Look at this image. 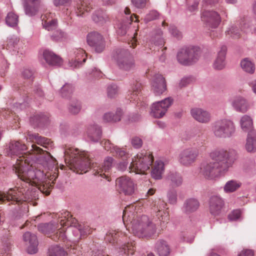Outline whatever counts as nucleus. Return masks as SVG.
I'll use <instances>...</instances> for the list:
<instances>
[{
  "label": "nucleus",
  "mask_w": 256,
  "mask_h": 256,
  "mask_svg": "<svg viewBox=\"0 0 256 256\" xmlns=\"http://www.w3.org/2000/svg\"><path fill=\"white\" fill-rule=\"evenodd\" d=\"M31 147L30 152L23 154L26 146L19 141H12L6 150L8 156L22 154L17 158L13 169L22 182L20 186L10 188L6 193L0 192V204L11 202L19 204L30 202L38 198L40 192L50 194L52 186L46 182V179L54 184L58 176V162L47 152L43 155L35 156L33 154H41L43 150L34 144Z\"/></svg>",
  "instance_id": "nucleus-1"
},
{
  "label": "nucleus",
  "mask_w": 256,
  "mask_h": 256,
  "mask_svg": "<svg viewBox=\"0 0 256 256\" xmlns=\"http://www.w3.org/2000/svg\"><path fill=\"white\" fill-rule=\"evenodd\" d=\"M64 160L70 166V168L77 173H86L88 168H92L94 175L108 178V172L112 165L113 158L112 157L106 158L104 160L102 168H100L96 164H91L87 152H80L78 148H69L64 151Z\"/></svg>",
  "instance_id": "nucleus-2"
},
{
  "label": "nucleus",
  "mask_w": 256,
  "mask_h": 256,
  "mask_svg": "<svg viewBox=\"0 0 256 256\" xmlns=\"http://www.w3.org/2000/svg\"><path fill=\"white\" fill-rule=\"evenodd\" d=\"M236 152L234 150L221 149L212 152L209 162L200 164V174L207 180H213L228 170L236 160Z\"/></svg>",
  "instance_id": "nucleus-3"
},
{
  "label": "nucleus",
  "mask_w": 256,
  "mask_h": 256,
  "mask_svg": "<svg viewBox=\"0 0 256 256\" xmlns=\"http://www.w3.org/2000/svg\"><path fill=\"white\" fill-rule=\"evenodd\" d=\"M60 222L56 224H44L38 226V230L54 241H64L66 238L65 234L66 226L76 228L80 232L81 236H85L92 232V230L88 226L82 225L77 222V220L72 218L70 212L66 211L61 214Z\"/></svg>",
  "instance_id": "nucleus-4"
},
{
  "label": "nucleus",
  "mask_w": 256,
  "mask_h": 256,
  "mask_svg": "<svg viewBox=\"0 0 256 256\" xmlns=\"http://www.w3.org/2000/svg\"><path fill=\"white\" fill-rule=\"evenodd\" d=\"M135 206L132 205L128 206L123 212L122 220L126 229L140 238H154L156 234L155 224L148 222L146 216H140L134 214Z\"/></svg>",
  "instance_id": "nucleus-5"
},
{
  "label": "nucleus",
  "mask_w": 256,
  "mask_h": 256,
  "mask_svg": "<svg viewBox=\"0 0 256 256\" xmlns=\"http://www.w3.org/2000/svg\"><path fill=\"white\" fill-rule=\"evenodd\" d=\"M154 160V157L150 152H145L138 154L132 159L129 166L130 172H134L138 174H144L150 169Z\"/></svg>",
  "instance_id": "nucleus-6"
},
{
  "label": "nucleus",
  "mask_w": 256,
  "mask_h": 256,
  "mask_svg": "<svg viewBox=\"0 0 256 256\" xmlns=\"http://www.w3.org/2000/svg\"><path fill=\"white\" fill-rule=\"evenodd\" d=\"M217 10L220 14L214 10H204L202 13V20L207 26L216 28L220 25L222 18H227L226 8L222 7L217 8Z\"/></svg>",
  "instance_id": "nucleus-7"
},
{
  "label": "nucleus",
  "mask_w": 256,
  "mask_h": 256,
  "mask_svg": "<svg viewBox=\"0 0 256 256\" xmlns=\"http://www.w3.org/2000/svg\"><path fill=\"white\" fill-rule=\"evenodd\" d=\"M214 135L219 138H230L236 132L234 122L228 120H222L216 122L212 126Z\"/></svg>",
  "instance_id": "nucleus-8"
},
{
  "label": "nucleus",
  "mask_w": 256,
  "mask_h": 256,
  "mask_svg": "<svg viewBox=\"0 0 256 256\" xmlns=\"http://www.w3.org/2000/svg\"><path fill=\"white\" fill-rule=\"evenodd\" d=\"M114 58L118 66L122 70L129 71L134 68V60L128 50H122L117 52Z\"/></svg>",
  "instance_id": "nucleus-9"
},
{
  "label": "nucleus",
  "mask_w": 256,
  "mask_h": 256,
  "mask_svg": "<svg viewBox=\"0 0 256 256\" xmlns=\"http://www.w3.org/2000/svg\"><path fill=\"white\" fill-rule=\"evenodd\" d=\"M198 155V150L192 148H186L179 154L178 160L182 165L190 166L196 162Z\"/></svg>",
  "instance_id": "nucleus-10"
},
{
  "label": "nucleus",
  "mask_w": 256,
  "mask_h": 256,
  "mask_svg": "<svg viewBox=\"0 0 256 256\" xmlns=\"http://www.w3.org/2000/svg\"><path fill=\"white\" fill-rule=\"evenodd\" d=\"M87 42L93 47L97 52H102L105 48V42L102 36L98 32L88 33L87 36Z\"/></svg>",
  "instance_id": "nucleus-11"
},
{
  "label": "nucleus",
  "mask_w": 256,
  "mask_h": 256,
  "mask_svg": "<svg viewBox=\"0 0 256 256\" xmlns=\"http://www.w3.org/2000/svg\"><path fill=\"white\" fill-rule=\"evenodd\" d=\"M116 184L120 193L130 196L134 192V184L132 180L126 176H121L116 180Z\"/></svg>",
  "instance_id": "nucleus-12"
},
{
  "label": "nucleus",
  "mask_w": 256,
  "mask_h": 256,
  "mask_svg": "<svg viewBox=\"0 0 256 256\" xmlns=\"http://www.w3.org/2000/svg\"><path fill=\"white\" fill-rule=\"evenodd\" d=\"M86 60V54L82 48L74 49L70 54V66L74 68H79Z\"/></svg>",
  "instance_id": "nucleus-13"
},
{
  "label": "nucleus",
  "mask_w": 256,
  "mask_h": 256,
  "mask_svg": "<svg viewBox=\"0 0 256 256\" xmlns=\"http://www.w3.org/2000/svg\"><path fill=\"white\" fill-rule=\"evenodd\" d=\"M43 28L48 31H53L58 28V22L54 13L46 11L41 16Z\"/></svg>",
  "instance_id": "nucleus-14"
},
{
  "label": "nucleus",
  "mask_w": 256,
  "mask_h": 256,
  "mask_svg": "<svg viewBox=\"0 0 256 256\" xmlns=\"http://www.w3.org/2000/svg\"><path fill=\"white\" fill-rule=\"evenodd\" d=\"M224 206V202L221 198L217 196H212L209 200V210L214 216L220 214Z\"/></svg>",
  "instance_id": "nucleus-15"
},
{
  "label": "nucleus",
  "mask_w": 256,
  "mask_h": 256,
  "mask_svg": "<svg viewBox=\"0 0 256 256\" xmlns=\"http://www.w3.org/2000/svg\"><path fill=\"white\" fill-rule=\"evenodd\" d=\"M23 238L24 241L27 242L28 253L30 254L36 253L38 251V246L36 236L30 232H26L24 234Z\"/></svg>",
  "instance_id": "nucleus-16"
},
{
  "label": "nucleus",
  "mask_w": 256,
  "mask_h": 256,
  "mask_svg": "<svg viewBox=\"0 0 256 256\" xmlns=\"http://www.w3.org/2000/svg\"><path fill=\"white\" fill-rule=\"evenodd\" d=\"M190 114L194 118L200 122L208 123L210 120V114L202 108H192L190 110Z\"/></svg>",
  "instance_id": "nucleus-17"
},
{
  "label": "nucleus",
  "mask_w": 256,
  "mask_h": 256,
  "mask_svg": "<svg viewBox=\"0 0 256 256\" xmlns=\"http://www.w3.org/2000/svg\"><path fill=\"white\" fill-rule=\"evenodd\" d=\"M24 2L26 14L30 16L36 14L40 5V0H24Z\"/></svg>",
  "instance_id": "nucleus-18"
},
{
  "label": "nucleus",
  "mask_w": 256,
  "mask_h": 256,
  "mask_svg": "<svg viewBox=\"0 0 256 256\" xmlns=\"http://www.w3.org/2000/svg\"><path fill=\"white\" fill-rule=\"evenodd\" d=\"M227 50L226 46H222L218 52L217 58L214 64L215 69L220 70L224 68L226 65L225 58Z\"/></svg>",
  "instance_id": "nucleus-19"
},
{
  "label": "nucleus",
  "mask_w": 256,
  "mask_h": 256,
  "mask_svg": "<svg viewBox=\"0 0 256 256\" xmlns=\"http://www.w3.org/2000/svg\"><path fill=\"white\" fill-rule=\"evenodd\" d=\"M43 56L45 60L49 65L60 66L62 64V58L50 51L44 50Z\"/></svg>",
  "instance_id": "nucleus-20"
},
{
  "label": "nucleus",
  "mask_w": 256,
  "mask_h": 256,
  "mask_svg": "<svg viewBox=\"0 0 256 256\" xmlns=\"http://www.w3.org/2000/svg\"><path fill=\"white\" fill-rule=\"evenodd\" d=\"M245 146L248 152H256V131L255 130L248 132Z\"/></svg>",
  "instance_id": "nucleus-21"
},
{
  "label": "nucleus",
  "mask_w": 256,
  "mask_h": 256,
  "mask_svg": "<svg viewBox=\"0 0 256 256\" xmlns=\"http://www.w3.org/2000/svg\"><path fill=\"white\" fill-rule=\"evenodd\" d=\"M26 139L28 142H35L44 146H45L46 144H50V140L44 137L39 136L38 134H31L30 132H28Z\"/></svg>",
  "instance_id": "nucleus-22"
},
{
  "label": "nucleus",
  "mask_w": 256,
  "mask_h": 256,
  "mask_svg": "<svg viewBox=\"0 0 256 256\" xmlns=\"http://www.w3.org/2000/svg\"><path fill=\"white\" fill-rule=\"evenodd\" d=\"M92 8V4L89 0H80L76 4V13L81 16L85 12H89Z\"/></svg>",
  "instance_id": "nucleus-23"
},
{
  "label": "nucleus",
  "mask_w": 256,
  "mask_h": 256,
  "mask_svg": "<svg viewBox=\"0 0 256 256\" xmlns=\"http://www.w3.org/2000/svg\"><path fill=\"white\" fill-rule=\"evenodd\" d=\"M200 206L198 200L190 198L186 200L184 204L183 210L186 214H190L196 210Z\"/></svg>",
  "instance_id": "nucleus-24"
},
{
  "label": "nucleus",
  "mask_w": 256,
  "mask_h": 256,
  "mask_svg": "<svg viewBox=\"0 0 256 256\" xmlns=\"http://www.w3.org/2000/svg\"><path fill=\"white\" fill-rule=\"evenodd\" d=\"M87 134L90 140L94 142H98L102 135V130L98 126L90 125L88 128Z\"/></svg>",
  "instance_id": "nucleus-25"
},
{
  "label": "nucleus",
  "mask_w": 256,
  "mask_h": 256,
  "mask_svg": "<svg viewBox=\"0 0 256 256\" xmlns=\"http://www.w3.org/2000/svg\"><path fill=\"white\" fill-rule=\"evenodd\" d=\"M188 59L190 61V65L196 62L201 56L200 48L198 46H190L186 47Z\"/></svg>",
  "instance_id": "nucleus-26"
},
{
  "label": "nucleus",
  "mask_w": 256,
  "mask_h": 256,
  "mask_svg": "<svg viewBox=\"0 0 256 256\" xmlns=\"http://www.w3.org/2000/svg\"><path fill=\"white\" fill-rule=\"evenodd\" d=\"M141 84L136 82L135 85L132 86V89L128 90L126 98L130 100V102H138V100H140L138 95L141 91Z\"/></svg>",
  "instance_id": "nucleus-27"
},
{
  "label": "nucleus",
  "mask_w": 256,
  "mask_h": 256,
  "mask_svg": "<svg viewBox=\"0 0 256 256\" xmlns=\"http://www.w3.org/2000/svg\"><path fill=\"white\" fill-rule=\"evenodd\" d=\"M232 106L236 111L243 113L246 112L248 108V105L246 100L240 97L234 100Z\"/></svg>",
  "instance_id": "nucleus-28"
},
{
  "label": "nucleus",
  "mask_w": 256,
  "mask_h": 256,
  "mask_svg": "<svg viewBox=\"0 0 256 256\" xmlns=\"http://www.w3.org/2000/svg\"><path fill=\"white\" fill-rule=\"evenodd\" d=\"M166 180H170V184L172 186H179L182 183V176L176 172H170L165 178Z\"/></svg>",
  "instance_id": "nucleus-29"
},
{
  "label": "nucleus",
  "mask_w": 256,
  "mask_h": 256,
  "mask_svg": "<svg viewBox=\"0 0 256 256\" xmlns=\"http://www.w3.org/2000/svg\"><path fill=\"white\" fill-rule=\"evenodd\" d=\"M177 60L182 64L190 66V61L189 60L186 47L181 48L177 54Z\"/></svg>",
  "instance_id": "nucleus-30"
},
{
  "label": "nucleus",
  "mask_w": 256,
  "mask_h": 256,
  "mask_svg": "<svg viewBox=\"0 0 256 256\" xmlns=\"http://www.w3.org/2000/svg\"><path fill=\"white\" fill-rule=\"evenodd\" d=\"M242 186V183L236 180L228 181L224 187V190L226 193H230L238 190Z\"/></svg>",
  "instance_id": "nucleus-31"
},
{
  "label": "nucleus",
  "mask_w": 256,
  "mask_h": 256,
  "mask_svg": "<svg viewBox=\"0 0 256 256\" xmlns=\"http://www.w3.org/2000/svg\"><path fill=\"white\" fill-rule=\"evenodd\" d=\"M122 112L120 109H118L116 114L106 113L103 116L104 120L106 122H116L120 120Z\"/></svg>",
  "instance_id": "nucleus-32"
},
{
  "label": "nucleus",
  "mask_w": 256,
  "mask_h": 256,
  "mask_svg": "<svg viewBox=\"0 0 256 256\" xmlns=\"http://www.w3.org/2000/svg\"><path fill=\"white\" fill-rule=\"evenodd\" d=\"M240 125L244 131L248 132L254 130L252 128L253 123L251 118L247 115H244L241 118Z\"/></svg>",
  "instance_id": "nucleus-33"
},
{
  "label": "nucleus",
  "mask_w": 256,
  "mask_h": 256,
  "mask_svg": "<svg viewBox=\"0 0 256 256\" xmlns=\"http://www.w3.org/2000/svg\"><path fill=\"white\" fill-rule=\"evenodd\" d=\"M92 20L96 22L103 24L108 21L109 18L103 11L98 10L93 14Z\"/></svg>",
  "instance_id": "nucleus-34"
},
{
  "label": "nucleus",
  "mask_w": 256,
  "mask_h": 256,
  "mask_svg": "<svg viewBox=\"0 0 256 256\" xmlns=\"http://www.w3.org/2000/svg\"><path fill=\"white\" fill-rule=\"evenodd\" d=\"M174 100L171 97L165 98L161 100V118L166 112L168 109L173 104Z\"/></svg>",
  "instance_id": "nucleus-35"
},
{
  "label": "nucleus",
  "mask_w": 256,
  "mask_h": 256,
  "mask_svg": "<svg viewBox=\"0 0 256 256\" xmlns=\"http://www.w3.org/2000/svg\"><path fill=\"white\" fill-rule=\"evenodd\" d=\"M122 234V233L120 232L112 230L107 234L105 239L106 241L110 243L114 244L118 242V238Z\"/></svg>",
  "instance_id": "nucleus-36"
},
{
  "label": "nucleus",
  "mask_w": 256,
  "mask_h": 256,
  "mask_svg": "<svg viewBox=\"0 0 256 256\" xmlns=\"http://www.w3.org/2000/svg\"><path fill=\"white\" fill-rule=\"evenodd\" d=\"M242 68L246 72L253 74L255 70L254 64L248 58H244L240 63Z\"/></svg>",
  "instance_id": "nucleus-37"
},
{
  "label": "nucleus",
  "mask_w": 256,
  "mask_h": 256,
  "mask_svg": "<svg viewBox=\"0 0 256 256\" xmlns=\"http://www.w3.org/2000/svg\"><path fill=\"white\" fill-rule=\"evenodd\" d=\"M6 20L8 26L14 27L16 26L18 23V16L12 12H9L7 15Z\"/></svg>",
  "instance_id": "nucleus-38"
},
{
  "label": "nucleus",
  "mask_w": 256,
  "mask_h": 256,
  "mask_svg": "<svg viewBox=\"0 0 256 256\" xmlns=\"http://www.w3.org/2000/svg\"><path fill=\"white\" fill-rule=\"evenodd\" d=\"M66 253L61 247L56 246L49 249V256H66Z\"/></svg>",
  "instance_id": "nucleus-39"
},
{
  "label": "nucleus",
  "mask_w": 256,
  "mask_h": 256,
  "mask_svg": "<svg viewBox=\"0 0 256 256\" xmlns=\"http://www.w3.org/2000/svg\"><path fill=\"white\" fill-rule=\"evenodd\" d=\"M114 150L112 153L113 156L121 158H124V160L128 157V154L126 152L125 148H120L116 146Z\"/></svg>",
  "instance_id": "nucleus-40"
},
{
  "label": "nucleus",
  "mask_w": 256,
  "mask_h": 256,
  "mask_svg": "<svg viewBox=\"0 0 256 256\" xmlns=\"http://www.w3.org/2000/svg\"><path fill=\"white\" fill-rule=\"evenodd\" d=\"M150 114L154 118L160 117V102H154L152 105Z\"/></svg>",
  "instance_id": "nucleus-41"
},
{
  "label": "nucleus",
  "mask_w": 256,
  "mask_h": 256,
  "mask_svg": "<svg viewBox=\"0 0 256 256\" xmlns=\"http://www.w3.org/2000/svg\"><path fill=\"white\" fill-rule=\"evenodd\" d=\"M53 32L51 35L52 38L55 41L60 40L62 38H66V34L62 30L58 29V28L52 31Z\"/></svg>",
  "instance_id": "nucleus-42"
},
{
  "label": "nucleus",
  "mask_w": 256,
  "mask_h": 256,
  "mask_svg": "<svg viewBox=\"0 0 256 256\" xmlns=\"http://www.w3.org/2000/svg\"><path fill=\"white\" fill-rule=\"evenodd\" d=\"M160 79V74H156L151 80L152 88L154 92L158 93L159 92Z\"/></svg>",
  "instance_id": "nucleus-43"
},
{
  "label": "nucleus",
  "mask_w": 256,
  "mask_h": 256,
  "mask_svg": "<svg viewBox=\"0 0 256 256\" xmlns=\"http://www.w3.org/2000/svg\"><path fill=\"white\" fill-rule=\"evenodd\" d=\"M134 242H128L126 244H124L121 248L122 251H124V254H133L134 252Z\"/></svg>",
  "instance_id": "nucleus-44"
},
{
  "label": "nucleus",
  "mask_w": 256,
  "mask_h": 256,
  "mask_svg": "<svg viewBox=\"0 0 256 256\" xmlns=\"http://www.w3.org/2000/svg\"><path fill=\"white\" fill-rule=\"evenodd\" d=\"M130 144L132 148L136 149H138L142 146L143 142L140 138L134 136L131 138Z\"/></svg>",
  "instance_id": "nucleus-45"
},
{
  "label": "nucleus",
  "mask_w": 256,
  "mask_h": 256,
  "mask_svg": "<svg viewBox=\"0 0 256 256\" xmlns=\"http://www.w3.org/2000/svg\"><path fill=\"white\" fill-rule=\"evenodd\" d=\"M170 252V249L166 242L161 240V256H168Z\"/></svg>",
  "instance_id": "nucleus-46"
},
{
  "label": "nucleus",
  "mask_w": 256,
  "mask_h": 256,
  "mask_svg": "<svg viewBox=\"0 0 256 256\" xmlns=\"http://www.w3.org/2000/svg\"><path fill=\"white\" fill-rule=\"evenodd\" d=\"M227 34L230 35V36L234 38H239L240 37V33L238 29L236 26H232L226 32Z\"/></svg>",
  "instance_id": "nucleus-47"
},
{
  "label": "nucleus",
  "mask_w": 256,
  "mask_h": 256,
  "mask_svg": "<svg viewBox=\"0 0 256 256\" xmlns=\"http://www.w3.org/2000/svg\"><path fill=\"white\" fill-rule=\"evenodd\" d=\"M102 146L104 148L110 152V153H112V151L114 150L116 146H114V144L110 142L109 140H104L101 142Z\"/></svg>",
  "instance_id": "nucleus-48"
},
{
  "label": "nucleus",
  "mask_w": 256,
  "mask_h": 256,
  "mask_svg": "<svg viewBox=\"0 0 256 256\" xmlns=\"http://www.w3.org/2000/svg\"><path fill=\"white\" fill-rule=\"evenodd\" d=\"M152 176L155 179L160 178V166L159 162H156L153 166H152Z\"/></svg>",
  "instance_id": "nucleus-49"
},
{
  "label": "nucleus",
  "mask_w": 256,
  "mask_h": 256,
  "mask_svg": "<svg viewBox=\"0 0 256 256\" xmlns=\"http://www.w3.org/2000/svg\"><path fill=\"white\" fill-rule=\"evenodd\" d=\"M118 93V88L116 85L112 84L108 88V96L110 98L114 97Z\"/></svg>",
  "instance_id": "nucleus-50"
},
{
  "label": "nucleus",
  "mask_w": 256,
  "mask_h": 256,
  "mask_svg": "<svg viewBox=\"0 0 256 256\" xmlns=\"http://www.w3.org/2000/svg\"><path fill=\"white\" fill-rule=\"evenodd\" d=\"M70 246L69 250L70 253L76 254L77 256H82V253L80 250V246L78 244H74L73 245H70Z\"/></svg>",
  "instance_id": "nucleus-51"
},
{
  "label": "nucleus",
  "mask_w": 256,
  "mask_h": 256,
  "mask_svg": "<svg viewBox=\"0 0 256 256\" xmlns=\"http://www.w3.org/2000/svg\"><path fill=\"white\" fill-rule=\"evenodd\" d=\"M241 212L239 210H234L228 216V218L230 220H236L240 218Z\"/></svg>",
  "instance_id": "nucleus-52"
},
{
  "label": "nucleus",
  "mask_w": 256,
  "mask_h": 256,
  "mask_svg": "<svg viewBox=\"0 0 256 256\" xmlns=\"http://www.w3.org/2000/svg\"><path fill=\"white\" fill-rule=\"evenodd\" d=\"M168 197L170 204H174L176 202L177 194L175 190H170L168 194Z\"/></svg>",
  "instance_id": "nucleus-53"
},
{
  "label": "nucleus",
  "mask_w": 256,
  "mask_h": 256,
  "mask_svg": "<svg viewBox=\"0 0 256 256\" xmlns=\"http://www.w3.org/2000/svg\"><path fill=\"white\" fill-rule=\"evenodd\" d=\"M169 30L172 35L177 38H182L181 32L178 30V28L174 26H170Z\"/></svg>",
  "instance_id": "nucleus-54"
},
{
  "label": "nucleus",
  "mask_w": 256,
  "mask_h": 256,
  "mask_svg": "<svg viewBox=\"0 0 256 256\" xmlns=\"http://www.w3.org/2000/svg\"><path fill=\"white\" fill-rule=\"evenodd\" d=\"M72 86L69 84L64 85L62 88V96L64 97L67 96L68 94L72 93Z\"/></svg>",
  "instance_id": "nucleus-55"
},
{
  "label": "nucleus",
  "mask_w": 256,
  "mask_h": 256,
  "mask_svg": "<svg viewBox=\"0 0 256 256\" xmlns=\"http://www.w3.org/2000/svg\"><path fill=\"white\" fill-rule=\"evenodd\" d=\"M147 0H132V2L137 8H143L146 6Z\"/></svg>",
  "instance_id": "nucleus-56"
},
{
  "label": "nucleus",
  "mask_w": 256,
  "mask_h": 256,
  "mask_svg": "<svg viewBox=\"0 0 256 256\" xmlns=\"http://www.w3.org/2000/svg\"><path fill=\"white\" fill-rule=\"evenodd\" d=\"M80 109V107L78 104H71L69 107L70 112L73 114H78Z\"/></svg>",
  "instance_id": "nucleus-57"
},
{
  "label": "nucleus",
  "mask_w": 256,
  "mask_h": 256,
  "mask_svg": "<svg viewBox=\"0 0 256 256\" xmlns=\"http://www.w3.org/2000/svg\"><path fill=\"white\" fill-rule=\"evenodd\" d=\"M126 24L120 25L118 26L117 32L119 35L124 36L126 33Z\"/></svg>",
  "instance_id": "nucleus-58"
},
{
  "label": "nucleus",
  "mask_w": 256,
  "mask_h": 256,
  "mask_svg": "<svg viewBox=\"0 0 256 256\" xmlns=\"http://www.w3.org/2000/svg\"><path fill=\"white\" fill-rule=\"evenodd\" d=\"M47 118L44 115H38L36 116H34V118H31L30 121L32 122H34L35 119L36 120V122H43L45 120H46Z\"/></svg>",
  "instance_id": "nucleus-59"
},
{
  "label": "nucleus",
  "mask_w": 256,
  "mask_h": 256,
  "mask_svg": "<svg viewBox=\"0 0 256 256\" xmlns=\"http://www.w3.org/2000/svg\"><path fill=\"white\" fill-rule=\"evenodd\" d=\"M192 82V78L190 77H187L183 78L180 83V85L181 87H184L188 84H190Z\"/></svg>",
  "instance_id": "nucleus-60"
},
{
  "label": "nucleus",
  "mask_w": 256,
  "mask_h": 256,
  "mask_svg": "<svg viewBox=\"0 0 256 256\" xmlns=\"http://www.w3.org/2000/svg\"><path fill=\"white\" fill-rule=\"evenodd\" d=\"M254 252L252 250H244L241 252L238 256H254Z\"/></svg>",
  "instance_id": "nucleus-61"
},
{
  "label": "nucleus",
  "mask_w": 256,
  "mask_h": 256,
  "mask_svg": "<svg viewBox=\"0 0 256 256\" xmlns=\"http://www.w3.org/2000/svg\"><path fill=\"white\" fill-rule=\"evenodd\" d=\"M22 75L24 78L30 79L32 77L33 73L30 70L26 69L22 72Z\"/></svg>",
  "instance_id": "nucleus-62"
},
{
  "label": "nucleus",
  "mask_w": 256,
  "mask_h": 256,
  "mask_svg": "<svg viewBox=\"0 0 256 256\" xmlns=\"http://www.w3.org/2000/svg\"><path fill=\"white\" fill-rule=\"evenodd\" d=\"M161 94L166 90V80L163 76H161Z\"/></svg>",
  "instance_id": "nucleus-63"
},
{
  "label": "nucleus",
  "mask_w": 256,
  "mask_h": 256,
  "mask_svg": "<svg viewBox=\"0 0 256 256\" xmlns=\"http://www.w3.org/2000/svg\"><path fill=\"white\" fill-rule=\"evenodd\" d=\"M240 28L242 31L244 32L248 33L249 32L250 25L248 24L242 22L240 24Z\"/></svg>",
  "instance_id": "nucleus-64"
}]
</instances>
